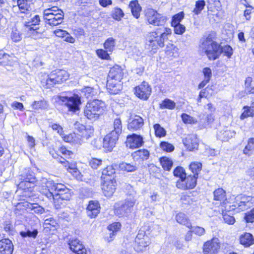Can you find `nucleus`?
<instances>
[{"label":"nucleus","mask_w":254,"mask_h":254,"mask_svg":"<svg viewBox=\"0 0 254 254\" xmlns=\"http://www.w3.org/2000/svg\"><path fill=\"white\" fill-rule=\"evenodd\" d=\"M216 33L211 31L206 33L200 40L199 47L209 60L214 61L219 58L220 44L216 41Z\"/></svg>","instance_id":"1"},{"label":"nucleus","mask_w":254,"mask_h":254,"mask_svg":"<svg viewBox=\"0 0 254 254\" xmlns=\"http://www.w3.org/2000/svg\"><path fill=\"white\" fill-rule=\"evenodd\" d=\"M126 198L115 205V213L119 217L127 216L133 211L136 200V192L131 189L127 194Z\"/></svg>","instance_id":"2"},{"label":"nucleus","mask_w":254,"mask_h":254,"mask_svg":"<svg viewBox=\"0 0 254 254\" xmlns=\"http://www.w3.org/2000/svg\"><path fill=\"white\" fill-rule=\"evenodd\" d=\"M171 33V29L164 27H160L154 31L149 33L146 37V41L152 49H156L158 47H164L165 41L168 39V36Z\"/></svg>","instance_id":"3"},{"label":"nucleus","mask_w":254,"mask_h":254,"mask_svg":"<svg viewBox=\"0 0 254 254\" xmlns=\"http://www.w3.org/2000/svg\"><path fill=\"white\" fill-rule=\"evenodd\" d=\"M106 109V104L103 101L94 99L87 102L84 108V115L89 120L95 121L102 115Z\"/></svg>","instance_id":"4"},{"label":"nucleus","mask_w":254,"mask_h":254,"mask_svg":"<svg viewBox=\"0 0 254 254\" xmlns=\"http://www.w3.org/2000/svg\"><path fill=\"white\" fill-rule=\"evenodd\" d=\"M69 77V74L64 70L56 69L41 80L43 86L51 88L57 84H61L66 81Z\"/></svg>","instance_id":"5"},{"label":"nucleus","mask_w":254,"mask_h":254,"mask_svg":"<svg viewBox=\"0 0 254 254\" xmlns=\"http://www.w3.org/2000/svg\"><path fill=\"white\" fill-rule=\"evenodd\" d=\"M20 182L18 185L19 189L25 191L31 192L33 188L37 184L34 173L29 168L25 169L20 176Z\"/></svg>","instance_id":"6"},{"label":"nucleus","mask_w":254,"mask_h":254,"mask_svg":"<svg viewBox=\"0 0 254 254\" xmlns=\"http://www.w3.org/2000/svg\"><path fill=\"white\" fill-rule=\"evenodd\" d=\"M59 101L63 105L67 108L68 112L76 113L80 110L82 104L81 96L74 93L71 96H60Z\"/></svg>","instance_id":"7"},{"label":"nucleus","mask_w":254,"mask_h":254,"mask_svg":"<svg viewBox=\"0 0 254 254\" xmlns=\"http://www.w3.org/2000/svg\"><path fill=\"white\" fill-rule=\"evenodd\" d=\"M145 16L148 22L154 26L163 25L166 21V17L152 8L144 10Z\"/></svg>","instance_id":"8"},{"label":"nucleus","mask_w":254,"mask_h":254,"mask_svg":"<svg viewBox=\"0 0 254 254\" xmlns=\"http://www.w3.org/2000/svg\"><path fill=\"white\" fill-rule=\"evenodd\" d=\"M197 177L190 175L184 177L183 180H179L176 182V187L180 189L186 190L193 189L196 185Z\"/></svg>","instance_id":"9"},{"label":"nucleus","mask_w":254,"mask_h":254,"mask_svg":"<svg viewBox=\"0 0 254 254\" xmlns=\"http://www.w3.org/2000/svg\"><path fill=\"white\" fill-rule=\"evenodd\" d=\"M144 125V120L140 116L135 114H130L127 120V128L129 130L134 131L140 130Z\"/></svg>","instance_id":"10"},{"label":"nucleus","mask_w":254,"mask_h":254,"mask_svg":"<svg viewBox=\"0 0 254 254\" xmlns=\"http://www.w3.org/2000/svg\"><path fill=\"white\" fill-rule=\"evenodd\" d=\"M220 248V243L219 239L213 238L204 244L203 252L204 254H216Z\"/></svg>","instance_id":"11"},{"label":"nucleus","mask_w":254,"mask_h":254,"mask_svg":"<svg viewBox=\"0 0 254 254\" xmlns=\"http://www.w3.org/2000/svg\"><path fill=\"white\" fill-rule=\"evenodd\" d=\"M126 144L130 149L137 148L143 145V138L140 135L132 133L127 136Z\"/></svg>","instance_id":"12"},{"label":"nucleus","mask_w":254,"mask_h":254,"mask_svg":"<svg viewBox=\"0 0 254 254\" xmlns=\"http://www.w3.org/2000/svg\"><path fill=\"white\" fill-rule=\"evenodd\" d=\"M100 204L98 200H91L86 206V215L91 219L96 218L101 211Z\"/></svg>","instance_id":"13"},{"label":"nucleus","mask_w":254,"mask_h":254,"mask_svg":"<svg viewBox=\"0 0 254 254\" xmlns=\"http://www.w3.org/2000/svg\"><path fill=\"white\" fill-rule=\"evenodd\" d=\"M68 245L70 251L75 254H87L86 249L78 239H69Z\"/></svg>","instance_id":"14"},{"label":"nucleus","mask_w":254,"mask_h":254,"mask_svg":"<svg viewBox=\"0 0 254 254\" xmlns=\"http://www.w3.org/2000/svg\"><path fill=\"white\" fill-rule=\"evenodd\" d=\"M104 183L102 189L104 195L107 197L113 195L116 190L117 182L115 179L103 180Z\"/></svg>","instance_id":"15"},{"label":"nucleus","mask_w":254,"mask_h":254,"mask_svg":"<svg viewBox=\"0 0 254 254\" xmlns=\"http://www.w3.org/2000/svg\"><path fill=\"white\" fill-rule=\"evenodd\" d=\"M234 206L240 210L244 211L250 207L252 198L250 196L241 194L236 198Z\"/></svg>","instance_id":"16"},{"label":"nucleus","mask_w":254,"mask_h":254,"mask_svg":"<svg viewBox=\"0 0 254 254\" xmlns=\"http://www.w3.org/2000/svg\"><path fill=\"white\" fill-rule=\"evenodd\" d=\"M56 200L55 201V206L56 209L62 208L65 206V203L63 202L64 201H68L71 197V191L69 189H65L64 192L57 193Z\"/></svg>","instance_id":"17"},{"label":"nucleus","mask_w":254,"mask_h":254,"mask_svg":"<svg viewBox=\"0 0 254 254\" xmlns=\"http://www.w3.org/2000/svg\"><path fill=\"white\" fill-rule=\"evenodd\" d=\"M119 136L114 134V133H109L107 134L103 139V147L108 151H111L115 147Z\"/></svg>","instance_id":"18"},{"label":"nucleus","mask_w":254,"mask_h":254,"mask_svg":"<svg viewBox=\"0 0 254 254\" xmlns=\"http://www.w3.org/2000/svg\"><path fill=\"white\" fill-rule=\"evenodd\" d=\"M151 92V88L148 85L141 84L134 88V94L140 99L146 100Z\"/></svg>","instance_id":"19"},{"label":"nucleus","mask_w":254,"mask_h":254,"mask_svg":"<svg viewBox=\"0 0 254 254\" xmlns=\"http://www.w3.org/2000/svg\"><path fill=\"white\" fill-rule=\"evenodd\" d=\"M124 72L122 67L118 65H115L110 69L107 79H111L116 81H121Z\"/></svg>","instance_id":"20"},{"label":"nucleus","mask_w":254,"mask_h":254,"mask_svg":"<svg viewBox=\"0 0 254 254\" xmlns=\"http://www.w3.org/2000/svg\"><path fill=\"white\" fill-rule=\"evenodd\" d=\"M42 183L45 184V187L50 188L51 190H55L56 193L64 192V190L68 189L62 184L55 183L53 180H48L46 178L42 179Z\"/></svg>","instance_id":"21"},{"label":"nucleus","mask_w":254,"mask_h":254,"mask_svg":"<svg viewBox=\"0 0 254 254\" xmlns=\"http://www.w3.org/2000/svg\"><path fill=\"white\" fill-rule=\"evenodd\" d=\"M13 245L9 239H2L0 240V253L1 254H12Z\"/></svg>","instance_id":"22"},{"label":"nucleus","mask_w":254,"mask_h":254,"mask_svg":"<svg viewBox=\"0 0 254 254\" xmlns=\"http://www.w3.org/2000/svg\"><path fill=\"white\" fill-rule=\"evenodd\" d=\"M121 81H116L111 79H107V89L111 94H117L122 89Z\"/></svg>","instance_id":"23"},{"label":"nucleus","mask_w":254,"mask_h":254,"mask_svg":"<svg viewBox=\"0 0 254 254\" xmlns=\"http://www.w3.org/2000/svg\"><path fill=\"white\" fill-rule=\"evenodd\" d=\"M185 146L190 150L197 149L198 146V140L195 135H189L183 140Z\"/></svg>","instance_id":"24"},{"label":"nucleus","mask_w":254,"mask_h":254,"mask_svg":"<svg viewBox=\"0 0 254 254\" xmlns=\"http://www.w3.org/2000/svg\"><path fill=\"white\" fill-rule=\"evenodd\" d=\"M150 156L149 151L145 149H139L131 154L133 159L136 161L147 160Z\"/></svg>","instance_id":"25"},{"label":"nucleus","mask_w":254,"mask_h":254,"mask_svg":"<svg viewBox=\"0 0 254 254\" xmlns=\"http://www.w3.org/2000/svg\"><path fill=\"white\" fill-rule=\"evenodd\" d=\"M236 134L233 130L228 129L227 128L219 130L217 133V138L222 141H227Z\"/></svg>","instance_id":"26"},{"label":"nucleus","mask_w":254,"mask_h":254,"mask_svg":"<svg viewBox=\"0 0 254 254\" xmlns=\"http://www.w3.org/2000/svg\"><path fill=\"white\" fill-rule=\"evenodd\" d=\"M240 244L245 247H249L254 244V238L250 233H245L240 238Z\"/></svg>","instance_id":"27"},{"label":"nucleus","mask_w":254,"mask_h":254,"mask_svg":"<svg viewBox=\"0 0 254 254\" xmlns=\"http://www.w3.org/2000/svg\"><path fill=\"white\" fill-rule=\"evenodd\" d=\"M116 177V169L113 166H108L102 171V180L115 179Z\"/></svg>","instance_id":"28"},{"label":"nucleus","mask_w":254,"mask_h":254,"mask_svg":"<svg viewBox=\"0 0 254 254\" xmlns=\"http://www.w3.org/2000/svg\"><path fill=\"white\" fill-rule=\"evenodd\" d=\"M150 244L148 237H145L143 239H140L138 241H134V246L133 249L137 252L144 251V249L149 246Z\"/></svg>","instance_id":"29"},{"label":"nucleus","mask_w":254,"mask_h":254,"mask_svg":"<svg viewBox=\"0 0 254 254\" xmlns=\"http://www.w3.org/2000/svg\"><path fill=\"white\" fill-rule=\"evenodd\" d=\"M129 7L131 9L132 15L136 19L140 17V12L142 8L137 0H131L129 4Z\"/></svg>","instance_id":"30"},{"label":"nucleus","mask_w":254,"mask_h":254,"mask_svg":"<svg viewBox=\"0 0 254 254\" xmlns=\"http://www.w3.org/2000/svg\"><path fill=\"white\" fill-rule=\"evenodd\" d=\"M175 219L178 223L184 225L189 228H191V222L188 217L185 213L183 212L177 213Z\"/></svg>","instance_id":"31"},{"label":"nucleus","mask_w":254,"mask_h":254,"mask_svg":"<svg viewBox=\"0 0 254 254\" xmlns=\"http://www.w3.org/2000/svg\"><path fill=\"white\" fill-rule=\"evenodd\" d=\"M33 4V0H17L18 6L22 13H26V11L31 10Z\"/></svg>","instance_id":"32"},{"label":"nucleus","mask_w":254,"mask_h":254,"mask_svg":"<svg viewBox=\"0 0 254 254\" xmlns=\"http://www.w3.org/2000/svg\"><path fill=\"white\" fill-rule=\"evenodd\" d=\"M38 234L37 229L32 227L25 229V231H20L19 234L21 237L24 238L26 237L32 238L35 239Z\"/></svg>","instance_id":"33"},{"label":"nucleus","mask_w":254,"mask_h":254,"mask_svg":"<svg viewBox=\"0 0 254 254\" xmlns=\"http://www.w3.org/2000/svg\"><path fill=\"white\" fill-rule=\"evenodd\" d=\"M27 35L34 39H38L41 38L42 35V31H39L38 27H26Z\"/></svg>","instance_id":"34"},{"label":"nucleus","mask_w":254,"mask_h":254,"mask_svg":"<svg viewBox=\"0 0 254 254\" xmlns=\"http://www.w3.org/2000/svg\"><path fill=\"white\" fill-rule=\"evenodd\" d=\"M218 52L219 58L221 54H224V56H226L228 59H230L233 54V49L229 45H225L223 46L220 44Z\"/></svg>","instance_id":"35"},{"label":"nucleus","mask_w":254,"mask_h":254,"mask_svg":"<svg viewBox=\"0 0 254 254\" xmlns=\"http://www.w3.org/2000/svg\"><path fill=\"white\" fill-rule=\"evenodd\" d=\"M243 109L244 111L241 115L240 118L241 120H244L249 117L254 116V101L252 103L251 106H245Z\"/></svg>","instance_id":"36"},{"label":"nucleus","mask_w":254,"mask_h":254,"mask_svg":"<svg viewBox=\"0 0 254 254\" xmlns=\"http://www.w3.org/2000/svg\"><path fill=\"white\" fill-rule=\"evenodd\" d=\"M27 209L33 211V213L42 214L44 211V208L38 203H26L24 205Z\"/></svg>","instance_id":"37"},{"label":"nucleus","mask_w":254,"mask_h":254,"mask_svg":"<svg viewBox=\"0 0 254 254\" xmlns=\"http://www.w3.org/2000/svg\"><path fill=\"white\" fill-rule=\"evenodd\" d=\"M114 129L110 133H114V134L117 135L119 137L122 132V124L120 118H116L114 120L113 123Z\"/></svg>","instance_id":"38"},{"label":"nucleus","mask_w":254,"mask_h":254,"mask_svg":"<svg viewBox=\"0 0 254 254\" xmlns=\"http://www.w3.org/2000/svg\"><path fill=\"white\" fill-rule=\"evenodd\" d=\"M119 168L121 170L126 171L127 172H133L137 170V167L134 164L122 162L119 165Z\"/></svg>","instance_id":"39"},{"label":"nucleus","mask_w":254,"mask_h":254,"mask_svg":"<svg viewBox=\"0 0 254 254\" xmlns=\"http://www.w3.org/2000/svg\"><path fill=\"white\" fill-rule=\"evenodd\" d=\"M64 13L62 10H59V13L54 14L51 26H56L61 24L64 19Z\"/></svg>","instance_id":"40"},{"label":"nucleus","mask_w":254,"mask_h":254,"mask_svg":"<svg viewBox=\"0 0 254 254\" xmlns=\"http://www.w3.org/2000/svg\"><path fill=\"white\" fill-rule=\"evenodd\" d=\"M31 106L32 108L35 110H44L48 108L49 103L46 100L43 99L39 101H34L31 104Z\"/></svg>","instance_id":"41"},{"label":"nucleus","mask_w":254,"mask_h":254,"mask_svg":"<svg viewBox=\"0 0 254 254\" xmlns=\"http://www.w3.org/2000/svg\"><path fill=\"white\" fill-rule=\"evenodd\" d=\"M67 170L68 172L71 173L72 176L74 177L77 180L80 181H85L83 178V176L81 174V173L76 167L72 166V165L69 166Z\"/></svg>","instance_id":"42"},{"label":"nucleus","mask_w":254,"mask_h":254,"mask_svg":"<svg viewBox=\"0 0 254 254\" xmlns=\"http://www.w3.org/2000/svg\"><path fill=\"white\" fill-rule=\"evenodd\" d=\"M189 169L193 173V175L198 178L199 173L202 169V164L197 162H192L189 166Z\"/></svg>","instance_id":"43"},{"label":"nucleus","mask_w":254,"mask_h":254,"mask_svg":"<svg viewBox=\"0 0 254 254\" xmlns=\"http://www.w3.org/2000/svg\"><path fill=\"white\" fill-rule=\"evenodd\" d=\"M159 160L162 168L165 170L169 171L173 164L172 160L167 157H162Z\"/></svg>","instance_id":"44"},{"label":"nucleus","mask_w":254,"mask_h":254,"mask_svg":"<svg viewBox=\"0 0 254 254\" xmlns=\"http://www.w3.org/2000/svg\"><path fill=\"white\" fill-rule=\"evenodd\" d=\"M153 128L156 137L161 138L166 135V130L159 124H154L153 125Z\"/></svg>","instance_id":"45"},{"label":"nucleus","mask_w":254,"mask_h":254,"mask_svg":"<svg viewBox=\"0 0 254 254\" xmlns=\"http://www.w3.org/2000/svg\"><path fill=\"white\" fill-rule=\"evenodd\" d=\"M176 107V103L170 99L166 98L160 104V108L162 109H168L173 110Z\"/></svg>","instance_id":"46"},{"label":"nucleus","mask_w":254,"mask_h":254,"mask_svg":"<svg viewBox=\"0 0 254 254\" xmlns=\"http://www.w3.org/2000/svg\"><path fill=\"white\" fill-rule=\"evenodd\" d=\"M115 46V39L113 37L108 38L104 44V47L105 50L109 53H112Z\"/></svg>","instance_id":"47"},{"label":"nucleus","mask_w":254,"mask_h":254,"mask_svg":"<svg viewBox=\"0 0 254 254\" xmlns=\"http://www.w3.org/2000/svg\"><path fill=\"white\" fill-rule=\"evenodd\" d=\"M10 56L4 52L3 51L0 50V65L6 66L10 64Z\"/></svg>","instance_id":"48"},{"label":"nucleus","mask_w":254,"mask_h":254,"mask_svg":"<svg viewBox=\"0 0 254 254\" xmlns=\"http://www.w3.org/2000/svg\"><path fill=\"white\" fill-rule=\"evenodd\" d=\"M214 199L215 200L223 201L225 199L226 192L222 188H219L216 190L214 192Z\"/></svg>","instance_id":"49"},{"label":"nucleus","mask_w":254,"mask_h":254,"mask_svg":"<svg viewBox=\"0 0 254 254\" xmlns=\"http://www.w3.org/2000/svg\"><path fill=\"white\" fill-rule=\"evenodd\" d=\"M40 21V16L38 15H35L30 20L25 22V26L26 27H37Z\"/></svg>","instance_id":"50"},{"label":"nucleus","mask_w":254,"mask_h":254,"mask_svg":"<svg viewBox=\"0 0 254 254\" xmlns=\"http://www.w3.org/2000/svg\"><path fill=\"white\" fill-rule=\"evenodd\" d=\"M121 228V224L120 222H116L109 225L108 227L109 230L112 231L110 233V238H112L116 235L117 231H119Z\"/></svg>","instance_id":"51"},{"label":"nucleus","mask_w":254,"mask_h":254,"mask_svg":"<svg viewBox=\"0 0 254 254\" xmlns=\"http://www.w3.org/2000/svg\"><path fill=\"white\" fill-rule=\"evenodd\" d=\"M173 174L175 177L179 178V180H183L187 175L185 169L181 166L176 167L173 171Z\"/></svg>","instance_id":"52"},{"label":"nucleus","mask_w":254,"mask_h":254,"mask_svg":"<svg viewBox=\"0 0 254 254\" xmlns=\"http://www.w3.org/2000/svg\"><path fill=\"white\" fill-rule=\"evenodd\" d=\"M205 5L204 0H198L195 2V8L193 12L196 15L200 14L201 11L204 9Z\"/></svg>","instance_id":"53"},{"label":"nucleus","mask_w":254,"mask_h":254,"mask_svg":"<svg viewBox=\"0 0 254 254\" xmlns=\"http://www.w3.org/2000/svg\"><path fill=\"white\" fill-rule=\"evenodd\" d=\"M102 160L96 158H92L89 161V165L93 169H97L102 164Z\"/></svg>","instance_id":"54"},{"label":"nucleus","mask_w":254,"mask_h":254,"mask_svg":"<svg viewBox=\"0 0 254 254\" xmlns=\"http://www.w3.org/2000/svg\"><path fill=\"white\" fill-rule=\"evenodd\" d=\"M96 54L99 58L102 60H110V55L111 54L107 51L106 50H103L102 49H98L96 51Z\"/></svg>","instance_id":"55"},{"label":"nucleus","mask_w":254,"mask_h":254,"mask_svg":"<svg viewBox=\"0 0 254 254\" xmlns=\"http://www.w3.org/2000/svg\"><path fill=\"white\" fill-rule=\"evenodd\" d=\"M181 118L185 124H195L197 123V121L194 118L186 113H183Z\"/></svg>","instance_id":"56"},{"label":"nucleus","mask_w":254,"mask_h":254,"mask_svg":"<svg viewBox=\"0 0 254 254\" xmlns=\"http://www.w3.org/2000/svg\"><path fill=\"white\" fill-rule=\"evenodd\" d=\"M124 16V13L120 8L116 7L112 11V17L116 20H120Z\"/></svg>","instance_id":"57"},{"label":"nucleus","mask_w":254,"mask_h":254,"mask_svg":"<svg viewBox=\"0 0 254 254\" xmlns=\"http://www.w3.org/2000/svg\"><path fill=\"white\" fill-rule=\"evenodd\" d=\"M43 193H44L49 199H53L54 201L58 198L57 193L55 191V190H51L50 188L46 187V189L43 190Z\"/></svg>","instance_id":"58"},{"label":"nucleus","mask_w":254,"mask_h":254,"mask_svg":"<svg viewBox=\"0 0 254 254\" xmlns=\"http://www.w3.org/2000/svg\"><path fill=\"white\" fill-rule=\"evenodd\" d=\"M184 17V13L183 11L179 12L178 13L173 16L171 21V25L180 24L181 21Z\"/></svg>","instance_id":"59"},{"label":"nucleus","mask_w":254,"mask_h":254,"mask_svg":"<svg viewBox=\"0 0 254 254\" xmlns=\"http://www.w3.org/2000/svg\"><path fill=\"white\" fill-rule=\"evenodd\" d=\"M54 13H50V10H49V9H46L44 11V19L45 22L49 24L50 25H51V21L53 20Z\"/></svg>","instance_id":"60"},{"label":"nucleus","mask_w":254,"mask_h":254,"mask_svg":"<svg viewBox=\"0 0 254 254\" xmlns=\"http://www.w3.org/2000/svg\"><path fill=\"white\" fill-rule=\"evenodd\" d=\"M160 147L166 152H172L174 150V146L167 141H161L160 143Z\"/></svg>","instance_id":"61"},{"label":"nucleus","mask_w":254,"mask_h":254,"mask_svg":"<svg viewBox=\"0 0 254 254\" xmlns=\"http://www.w3.org/2000/svg\"><path fill=\"white\" fill-rule=\"evenodd\" d=\"M254 150V138H250L248 140V144L245 147L243 152L248 154L250 151Z\"/></svg>","instance_id":"62"},{"label":"nucleus","mask_w":254,"mask_h":254,"mask_svg":"<svg viewBox=\"0 0 254 254\" xmlns=\"http://www.w3.org/2000/svg\"><path fill=\"white\" fill-rule=\"evenodd\" d=\"M11 38L13 41L19 42L22 39V34L17 29H13L11 34Z\"/></svg>","instance_id":"63"},{"label":"nucleus","mask_w":254,"mask_h":254,"mask_svg":"<svg viewBox=\"0 0 254 254\" xmlns=\"http://www.w3.org/2000/svg\"><path fill=\"white\" fill-rule=\"evenodd\" d=\"M244 219L247 223L254 222V208L245 213Z\"/></svg>","instance_id":"64"}]
</instances>
